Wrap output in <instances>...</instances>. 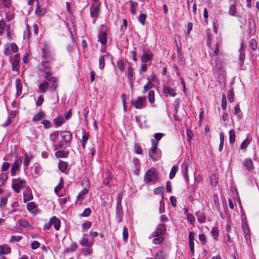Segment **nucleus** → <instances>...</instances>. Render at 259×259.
<instances>
[{
	"mask_svg": "<svg viewBox=\"0 0 259 259\" xmlns=\"http://www.w3.org/2000/svg\"><path fill=\"white\" fill-rule=\"evenodd\" d=\"M144 179L146 183L157 181L158 180L157 170L154 168L148 170L145 175Z\"/></svg>",
	"mask_w": 259,
	"mask_h": 259,
	"instance_id": "1",
	"label": "nucleus"
},
{
	"mask_svg": "<svg viewBox=\"0 0 259 259\" xmlns=\"http://www.w3.org/2000/svg\"><path fill=\"white\" fill-rule=\"evenodd\" d=\"M26 185V182L25 180L15 179L12 181V186L13 189L17 193H19L21 189H23Z\"/></svg>",
	"mask_w": 259,
	"mask_h": 259,
	"instance_id": "2",
	"label": "nucleus"
},
{
	"mask_svg": "<svg viewBox=\"0 0 259 259\" xmlns=\"http://www.w3.org/2000/svg\"><path fill=\"white\" fill-rule=\"evenodd\" d=\"M152 146L149 152V156L154 160H156L158 156L156 154V150L157 147L158 142L155 143L153 139H152Z\"/></svg>",
	"mask_w": 259,
	"mask_h": 259,
	"instance_id": "3",
	"label": "nucleus"
},
{
	"mask_svg": "<svg viewBox=\"0 0 259 259\" xmlns=\"http://www.w3.org/2000/svg\"><path fill=\"white\" fill-rule=\"evenodd\" d=\"M146 97H138L137 100H132V105L137 109H140L142 107L143 102L145 101Z\"/></svg>",
	"mask_w": 259,
	"mask_h": 259,
	"instance_id": "4",
	"label": "nucleus"
},
{
	"mask_svg": "<svg viewBox=\"0 0 259 259\" xmlns=\"http://www.w3.org/2000/svg\"><path fill=\"white\" fill-rule=\"evenodd\" d=\"M166 230L165 226L164 224L159 225L157 228L152 233V237H159Z\"/></svg>",
	"mask_w": 259,
	"mask_h": 259,
	"instance_id": "5",
	"label": "nucleus"
},
{
	"mask_svg": "<svg viewBox=\"0 0 259 259\" xmlns=\"http://www.w3.org/2000/svg\"><path fill=\"white\" fill-rule=\"evenodd\" d=\"M21 163V160L20 158H18L16 159L15 161V162L12 165V168H11V175L14 176L15 175L17 170L19 168V167Z\"/></svg>",
	"mask_w": 259,
	"mask_h": 259,
	"instance_id": "6",
	"label": "nucleus"
},
{
	"mask_svg": "<svg viewBox=\"0 0 259 259\" xmlns=\"http://www.w3.org/2000/svg\"><path fill=\"white\" fill-rule=\"evenodd\" d=\"M91 16L92 17H97L100 11L99 6L97 4H94L90 9Z\"/></svg>",
	"mask_w": 259,
	"mask_h": 259,
	"instance_id": "7",
	"label": "nucleus"
},
{
	"mask_svg": "<svg viewBox=\"0 0 259 259\" xmlns=\"http://www.w3.org/2000/svg\"><path fill=\"white\" fill-rule=\"evenodd\" d=\"M152 55L150 51H145L141 57V61L144 63L148 62L151 60Z\"/></svg>",
	"mask_w": 259,
	"mask_h": 259,
	"instance_id": "8",
	"label": "nucleus"
},
{
	"mask_svg": "<svg viewBox=\"0 0 259 259\" xmlns=\"http://www.w3.org/2000/svg\"><path fill=\"white\" fill-rule=\"evenodd\" d=\"M11 252V248L8 245L4 244L0 245V255L8 254Z\"/></svg>",
	"mask_w": 259,
	"mask_h": 259,
	"instance_id": "9",
	"label": "nucleus"
},
{
	"mask_svg": "<svg viewBox=\"0 0 259 259\" xmlns=\"http://www.w3.org/2000/svg\"><path fill=\"white\" fill-rule=\"evenodd\" d=\"M61 136L65 142H69L72 139V134L69 131H64L61 133Z\"/></svg>",
	"mask_w": 259,
	"mask_h": 259,
	"instance_id": "10",
	"label": "nucleus"
},
{
	"mask_svg": "<svg viewBox=\"0 0 259 259\" xmlns=\"http://www.w3.org/2000/svg\"><path fill=\"white\" fill-rule=\"evenodd\" d=\"M50 223L56 230H59L60 227V221L59 219L56 217H53L50 219Z\"/></svg>",
	"mask_w": 259,
	"mask_h": 259,
	"instance_id": "11",
	"label": "nucleus"
},
{
	"mask_svg": "<svg viewBox=\"0 0 259 259\" xmlns=\"http://www.w3.org/2000/svg\"><path fill=\"white\" fill-rule=\"evenodd\" d=\"M50 50L46 44L44 45V47L42 49V57L44 59H48L51 57Z\"/></svg>",
	"mask_w": 259,
	"mask_h": 259,
	"instance_id": "12",
	"label": "nucleus"
},
{
	"mask_svg": "<svg viewBox=\"0 0 259 259\" xmlns=\"http://www.w3.org/2000/svg\"><path fill=\"white\" fill-rule=\"evenodd\" d=\"M98 40L102 45L107 43V33L104 31H101L98 35Z\"/></svg>",
	"mask_w": 259,
	"mask_h": 259,
	"instance_id": "13",
	"label": "nucleus"
},
{
	"mask_svg": "<svg viewBox=\"0 0 259 259\" xmlns=\"http://www.w3.org/2000/svg\"><path fill=\"white\" fill-rule=\"evenodd\" d=\"M51 67V64L48 61H42L39 66V69L41 71L44 72L47 70L50 69Z\"/></svg>",
	"mask_w": 259,
	"mask_h": 259,
	"instance_id": "14",
	"label": "nucleus"
},
{
	"mask_svg": "<svg viewBox=\"0 0 259 259\" xmlns=\"http://www.w3.org/2000/svg\"><path fill=\"white\" fill-rule=\"evenodd\" d=\"M46 13V10L45 8H41L39 6V2H37L36 6V9L35 10V13L38 16H42Z\"/></svg>",
	"mask_w": 259,
	"mask_h": 259,
	"instance_id": "15",
	"label": "nucleus"
},
{
	"mask_svg": "<svg viewBox=\"0 0 259 259\" xmlns=\"http://www.w3.org/2000/svg\"><path fill=\"white\" fill-rule=\"evenodd\" d=\"M46 117L45 114L42 111H39L36 115H35L32 119L33 122H37L40 121Z\"/></svg>",
	"mask_w": 259,
	"mask_h": 259,
	"instance_id": "16",
	"label": "nucleus"
},
{
	"mask_svg": "<svg viewBox=\"0 0 259 259\" xmlns=\"http://www.w3.org/2000/svg\"><path fill=\"white\" fill-rule=\"evenodd\" d=\"M196 214L199 223L203 224L206 222V216L203 212L198 211Z\"/></svg>",
	"mask_w": 259,
	"mask_h": 259,
	"instance_id": "17",
	"label": "nucleus"
},
{
	"mask_svg": "<svg viewBox=\"0 0 259 259\" xmlns=\"http://www.w3.org/2000/svg\"><path fill=\"white\" fill-rule=\"evenodd\" d=\"M49 88V83L44 80L39 85V90L41 93H45Z\"/></svg>",
	"mask_w": 259,
	"mask_h": 259,
	"instance_id": "18",
	"label": "nucleus"
},
{
	"mask_svg": "<svg viewBox=\"0 0 259 259\" xmlns=\"http://www.w3.org/2000/svg\"><path fill=\"white\" fill-rule=\"evenodd\" d=\"M15 59L12 63V70L13 71H18L19 69L20 65L19 64V58L18 55H15Z\"/></svg>",
	"mask_w": 259,
	"mask_h": 259,
	"instance_id": "19",
	"label": "nucleus"
},
{
	"mask_svg": "<svg viewBox=\"0 0 259 259\" xmlns=\"http://www.w3.org/2000/svg\"><path fill=\"white\" fill-rule=\"evenodd\" d=\"M243 164L248 171H251L253 169V162L250 159H246Z\"/></svg>",
	"mask_w": 259,
	"mask_h": 259,
	"instance_id": "20",
	"label": "nucleus"
},
{
	"mask_svg": "<svg viewBox=\"0 0 259 259\" xmlns=\"http://www.w3.org/2000/svg\"><path fill=\"white\" fill-rule=\"evenodd\" d=\"M164 93L166 96H170L171 97H175L176 95V93L174 92V90L168 87H166L164 88Z\"/></svg>",
	"mask_w": 259,
	"mask_h": 259,
	"instance_id": "21",
	"label": "nucleus"
},
{
	"mask_svg": "<svg viewBox=\"0 0 259 259\" xmlns=\"http://www.w3.org/2000/svg\"><path fill=\"white\" fill-rule=\"evenodd\" d=\"M69 152L65 151H57L55 152V156L57 158H66L68 156Z\"/></svg>",
	"mask_w": 259,
	"mask_h": 259,
	"instance_id": "22",
	"label": "nucleus"
},
{
	"mask_svg": "<svg viewBox=\"0 0 259 259\" xmlns=\"http://www.w3.org/2000/svg\"><path fill=\"white\" fill-rule=\"evenodd\" d=\"M16 85L17 88V94L18 96L22 93V85L20 78H17L16 80Z\"/></svg>",
	"mask_w": 259,
	"mask_h": 259,
	"instance_id": "23",
	"label": "nucleus"
},
{
	"mask_svg": "<svg viewBox=\"0 0 259 259\" xmlns=\"http://www.w3.org/2000/svg\"><path fill=\"white\" fill-rule=\"evenodd\" d=\"M67 166H68V164L66 162L59 160V163H58V167H59V169L61 171L64 172L66 170Z\"/></svg>",
	"mask_w": 259,
	"mask_h": 259,
	"instance_id": "24",
	"label": "nucleus"
},
{
	"mask_svg": "<svg viewBox=\"0 0 259 259\" xmlns=\"http://www.w3.org/2000/svg\"><path fill=\"white\" fill-rule=\"evenodd\" d=\"M131 3V13L133 15L136 14V10L138 6V3L136 2H134L132 1H130Z\"/></svg>",
	"mask_w": 259,
	"mask_h": 259,
	"instance_id": "25",
	"label": "nucleus"
},
{
	"mask_svg": "<svg viewBox=\"0 0 259 259\" xmlns=\"http://www.w3.org/2000/svg\"><path fill=\"white\" fill-rule=\"evenodd\" d=\"M57 80H58L56 77H51V79L49 80V81L52 83L51 88H52L53 91H55L58 86Z\"/></svg>",
	"mask_w": 259,
	"mask_h": 259,
	"instance_id": "26",
	"label": "nucleus"
},
{
	"mask_svg": "<svg viewBox=\"0 0 259 259\" xmlns=\"http://www.w3.org/2000/svg\"><path fill=\"white\" fill-rule=\"evenodd\" d=\"M235 114L237 115V116L241 119L242 117V113L240 110V106L239 104H237L234 108Z\"/></svg>",
	"mask_w": 259,
	"mask_h": 259,
	"instance_id": "27",
	"label": "nucleus"
},
{
	"mask_svg": "<svg viewBox=\"0 0 259 259\" xmlns=\"http://www.w3.org/2000/svg\"><path fill=\"white\" fill-rule=\"evenodd\" d=\"M107 55H103V56H101L100 58H99V68L101 69H103L104 67H105V58L106 57H107Z\"/></svg>",
	"mask_w": 259,
	"mask_h": 259,
	"instance_id": "28",
	"label": "nucleus"
},
{
	"mask_svg": "<svg viewBox=\"0 0 259 259\" xmlns=\"http://www.w3.org/2000/svg\"><path fill=\"white\" fill-rule=\"evenodd\" d=\"M178 170V167L177 166H173L171 167L169 176V179H172L175 177Z\"/></svg>",
	"mask_w": 259,
	"mask_h": 259,
	"instance_id": "29",
	"label": "nucleus"
},
{
	"mask_svg": "<svg viewBox=\"0 0 259 259\" xmlns=\"http://www.w3.org/2000/svg\"><path fill=\"white\" fill-rule=\"evenodd\" d=\"M127 78L128 80H130V82H132L133 81V68L132 66H129L127 67Z\"/></svg>",
	"mask_w": 259,
	"mask_h": 259,
	"instance_id": "30",
	"label": "nucleus"
},
{
	"mask_svg": "<svg viewBox=\"0 0 259 259\" xmlns=\"http://www.w3.org/2000/svg\"><path fill=\"white\" fill-rule=\"evenodd\" d=\"M166 254L163 251H160L157 252L155 256V259H165Z\"/></svg>",
	"mask_w": 259,
	"mask_h": 259,
	"instance_id": "31",
	"label": "nucleus"
},
{
	"mask_svg": "<svg viewBox=\"0 0 259 259\" xmlns=\"http://www.w3.org/2000/svg\"><path fill=\"white\" fill-rule=\"evenodd\" d=\"M148 98L149 102L150 104H153L155 102L154 98V92L153 91H151L148 94Z\"/></svg>",
	"mask_w": 259,
	"mask_h": 259,
	"instance_id": "32",
	"label": "nucleus"
},
{
	"mask_svg": "<svg viewBox=\"0 0 259 259\" xmlns=\"http://www.w3.org/2000/svg\"><path fill=\"white\" fill-rule=\"evenodd\" d=\"M235 133L234 130H231L229 131V141L230 143L233 144L235 142Z\"/></svg>",
	"mask_w": 259,
	"mask_h": 259,
	"instance_id": "33",
	"label": "nucleus"
},
{
	"mask_svg": "<svg viewBox=\"0 0 259 259\" xmlns=\"http://www.w3.org/2000/svg\"><path fill=\"white\" fill-rule=\"evenodd\" d=\"M227 96L228 100L230 103H232L234 101V94L232 90L228 91Z\"/></svg>",
	"mask_w": 259,
	"mask_h": 259,
	"instance_id": "34",
	"label": "nucleus"
},
{
	"mask_svg": "<svg viewBox=\"0 0 259 259\" xmlns=\"http://www.w3.org/2000/svg\"><path fill=\"white\" fill-rule=\"evenodd\" d=\"M64 122V120L62 118L58 117L54 120V123L56 126H61Z\"/></svg>",
	"mask_w": 259,
	"mask_h": 259,
	"instance_id": "35",
	"label": "nucleus"
},
{
	"mask_svg": "<svg viewBox=\"0 0 259 259\" xmlns=\"http://www.w3.org/2000/svg\"><path fill=\"white\" fill-rule=\"evenodd\" d=\"M36 207V205L33 202H30L27 204V208L29 211H31Z\"/></svg>",
	"mask_w": 259,
	"mask_h": 259,
	"instance_id": "36",
	"label": "nucleus"
},
{
	"mask_svg": "<svg viewBox=\"0 0 259 259\" xmlns=\"http://www.w3.org/2000/svg\"><path fill=\"white\" fill-rule=\"evenodd\" d=\"M154 86V84L151 81H149L144 87L143 93H145L150 89H152Z\"/></svg>",
	"mask_w": 259,
	"mask_h": 259,
	"instance_id": "37",
	"label": "nucleus"
},
{
	"mask_svg": "<svg viewBox=\"0 0 259 259\" xmlns=\"http://www.w3.org/2000/svg\"><path fill=\"white\" fill-rule=\"evenodd\" d=\"M249 46L253 51L257 48V42L255 39H251L250 41Z\"/></svg>",
	"mask_w": 259,
	"mask_h": 259,
	"instance_id": "38",
	"label": "nucleus"
},
{
	"mask_svg": "<svg viewBox=\"0 0 259 259\" xmlns=\"http://www.w3.org/2000/svg\"><path fill=\"white\" fill-rule=\"evenodd\" d=\"M123 239L124 242H126L128 239V231L126 227H124L122 230Z\"/></svg>",
	"mask_w": 259,
	"mask_h": 259,
	"instance_id": "39",
	"label": "nucleus"
},
{
	"mask_svg": "<svg viewBox=\"0 0 259 259\" xmlns=\"http://www.w3.org/2000/svg\"><path fill=\"white\" fill-rule=\"evenodd\" d=\"M146 17L147 15L145 14H141L139 16L138 19L142 25H144L145 24Z\"/></svg>",
	"mask_w": 259,
	"mask_h": 259,
	"instance_id": "40",
	"label": "nucleus"
},
{
	"mask_svg": "<svg viewBox=\"0 0 259 259\" xmlns=\"http://www.w3.org/2000/svg\"><path fill=\"white\" fill-rule=\"evenodd\" d=\"M33 198V196L30 193H26L23 196V201L25 202L31 200Z\"/></svg>",
	"mask_w": 259,
	"mask_h": 259,
	"instance_id": "41",
	"label": "nucleus"
},
{
	"mask_svg": "<svg viewBox=\"0 0 259 259\" xmlns=\"http://www.w3.org/2000/svg\"><path fill=\"white\" fill-rule=\"evenodd\" d=\"M154 191L156 194H161L162 196V199H163L164 187H161L157 188L154 189Z\"/></svg>",
	"mask_w": 259,
	"mask_h": 259,
	"instance_id": "42",
	"label": "nucleus"
},
{
	"mask_svg": "<svg viewBox=\"0 0 259 259\" xmlns=\"http://www.w3.org/2000/svg\"><path fill=\"white\" fill-rule=\"evenodd\" d=\"M242 228L243 230L244 233H246L247 235L248 233H250L249 227L246 222H244L242 224Z\"/></svg>",
	"mask_w": 259,
	"mask_h": 259,
	"instance_id": "43",
	"label": "nucleus"
},
{
	"mask_svg": "<svg viewBox=\"0 0 259 259\" xmlns=\"http://www.w3.org/2000/svg\"><path fill=\"white\" fill-rule=\"evenodd\" d=\"M242 228L243 230L244 233H246L247 235L248 233H250L249 227L246 222H244L242 224Z\"/></svg>",
	"mask_w": 259,
	"mask_h": 259,
	"instance_id": "44",
	"label": "nucleus"
},
{
	"mask_svg": "<svg viewBox=\"0 0 259 259\" xmlns=\"http://www.w3.org/2000/svg\"><path fill=\"white\" fill-rule=\"evenodd\" d=\"M116 65L121 72L124 70V63L122 60L118 61Z\"/></svg>",
	"mask_w": 259,
	"mask_h": 259,
	"instance_id": "45",
	"label": "nucleus"
},
{
	"mask_svg": "<svg viewBox=\"0 0 259 259\" xmlns=\"http://www.w3.org/2000/svg\"><path fill=\"white\" fill-rule=\"evenodd\" d=\"M88 192V191L87 189H83L78 195L77 196V200H79L80 199H82L83 197L87 194Z\"/></svg>",
	"mask_w": 259,
	"mask_h": 259,
	"instance_id": "46",
	"label": "nucleus"
},
{
	"mask_svg": "<svg viewBox=\"0 0 259 259\" xmlns=\"http://www.w3.org/2000/svg\"><path fill=\"white\" fill-rule=\"evenodd\" d=\"M7 179V175L3 173L0 175V186H2Z\"/></svg>",
	"mask_w": 259,
	"mask_h": 259,
	"instance_id": "47",
	"label": "nucleus"
},
{
	"mask_svg": "<svg viewBox=\"0 0 259 259\" xmlns=\"http://www.w3.org/2000/svg\"><path fill=\"white\" fill-rule=\"evenodd\" d=\"M222 108L223 110H225L227 108L226 98L225 95L222 96Z\"/></svg>",
	"mask_w": 259,
	"mask_h": 259,
	"instance_id": "48",
	"label": "nucleus"
},
{
	"mask_svg": "<svg viewBox=\"0 0 259 259\" xmlns=\"http://www.w3.org/2000/svg\"><path fill=\"white\" fill-rule=\"evenodd\" d=\"M250 141L248 139H246L241 144V148L242 150H246L247 146L249 144Z\"/></svg>",
	"mask_w": 259,
	"mask_h": 259,
	"instance_id": "49",
	"label": "nucleus"
},
{
	"mask_svg": "<svg viewBox=\"0 0 259 259\" xmlns=\"http://www.w3.org/2000/svg\"><path fill=\"white\" fill-rule=\"evenodd\" d=\"M187 218L188 221L190 222V224H193L195 223V218L193 215L191 213H187Z\"/></svg>",
	"mask_w": 259,
	"mask_h": 259,
	"instance_id": "50",
	"label": "nucleus"
},
{
	"mask_svg": "<svg viewBox=\"0 0 259 259\" xmlns=\"http://www.w3.org/2000/svg\"><path fill=\"white\" fill-rule=\"evenodd\" d=\"M59 136V132H56L52 134H51L50 135V138L51 141H55L58 138Z\"/></svg>",
	"mask_w": 259,
	"mask_h": 259,
	"instance_id": "51",
	"label": "nucleus"
},
{
	"mask_svg": "<svg viewBox=\"0 0 259 259\" xmlns=\"http://www.w3.org/2000/svg\"><path fill=\"white\" fill-rule=\"evenodd\" d=\"M184 177L187 181H189V176L188 175V165L187 164H185L184 165Z\"/></svg>",
	"mask_w": 259,
	"mask_h": 259,
	"instance_id": "52",
	"label": "nucleus"
},
{
	"mask_svg": "<svg viewBox=\"0 0 259 259\" xmlns=\"http://www.w3.org/2000/svg\"><path fill=\"white\" fill-rule=\"evenodd\" d=\"M229 13L230 15L235 16L236 13V7L234 5H231L229 8Z\"/></svg>",
	"mask_w": 259,
	"mask_h": 259,
	"instance_id": "53",
	"label": "nucleus"
},
{
	"mask_svg": "<svg viewBox=\"0 0 259 259\" xmlns=\"http://www.w3.org/2000/svg\"><path fill=\"white\" fill-rule=\"evenodd\" d=\"M163 241V238L162 237H158L157 238H154L153 240V242L155 244H159L162 243Z\"/></svg>",
	"mask_w": 259,
	"mask_h": 259,
	"instance_id": "54",
	"label": "nucleus"
},
{
	"mask_svg": "<svg viewBox=\"0 0 259 259\" xmlns=\"http://www.w3.org/2000/svg\"><path fill=\"white\" fill-rule=\"evenodd\" d=\"M91 213V210L90 208H87L84 210L81 214V215L83 217H89Z\"/></svg>",
	"mask_w": 259,
	"mask_h": 259,
	"instance_id": "55",
	"label": "nucleus"
},
{
	"mask_svg": "<svg viewBox=\"0 0 259 259\" xmlns=\"http://www.w3.org/2000/svg\"><path fill=\"white\" fill-rule=\"evenodd\" d=\"M199 239L201 242V243L203 244H205L207 242V239H206V236L203 234H199Z\"/></svg>",
	"mask_w": 259,
	"mask_h": 259,
	"instance_id": "56",
	"label": "nucleus"
},
{
	"mask_svg": "<svg viewBox=\"0 0 259 259\" xmlns=\"http://www.w3.org/2000/svg\"><path fill=\"white\" fill-rule=\"evenodd\" d=\"M42 123L44 125L45 128H48L52 126L51 122L48 120H45L42 121Z\"/></svg>",
	"mask_w": 259,
	"mask_h": 259,
	"instance_id": "57",
	"label": "nucleus"
},
{
	"mask_svg": "<svg viewBox=\"0 0 259 259\" xmlns=\"http://www.w3.org/2000/svg\"><path fill=\"white\" fill-rule=\"evenodd\" d=\"M77 248V245L76 243H73L70 247L66 249V252H69L70 251H74Z\"/></svg>",
	"mask_w": 259,
	"mask_h": 259,
	"instance_id": "58",
	"label": "nucleus"
},
{
	"mask_svg": "<svg viewBox=\"0 0 259 259\" xmlns=\"http://www.w3.org/2000/svg\"><path fill=\"white\" fill-rule=\"evenodd\" d=\"M5 21L4 20L0 21V34H2L5 28Z\"/></svg>",
	"mask_w": 259,
	"mask_h": 259,
	"instance_id": "59",
	"label": "nucleus"
},
{
	"mask_svg": "<svg viewBox=\"0 0 259 259\" xmlns=\"http://www.w3.org/2000/svg\"><path fill=\"white\" fill-rule=\"evenodd\" d=\"M39 246L40 243L37 241H33L31 245V247L32 249H36L38 248L39 247Z\"/></svg>",
	"mask_w": 259,
	"mask_h": 259,
	"instance_id": "60",
	"label": "nucleus"
},
{
	"mask_svg": "<svg viewBox=\"0 0 259 259\" xmlns=\"http://www.w3.org/2000/svg\"><path fill=\"white\" fill-rule=\"evenodd\" d=\"M135 152L137 154H141L142 153V150L141 147L139 144H136L135 145Z\"/></svg>",
	"mask_w": 259,
	"mask_h": 259,
	"instance_id": "61",
	"label": "nucleus"
},
{
	"mask_svg": "<svg viewBox=\"0 0 259 259\" xmlns=\"http://www.w3.org/2000/svg\"><path fill=\"white\" fill-rule=\"evenodd\" d=\"M10 166V164H9V163L7 162H5L4 163V164L2 167V170L3 171H6L7 170H8Z\"/></svg>",
	"mask_w": 259,
	"mask_h": 259,
	"instance_id": "62",
	"label": "nucleus"
},
{
	"mask_svg": "<svg viewBox=\"0 0 259 259\" xmlns=\"http://www.w3.org/2000/svg\"><path fill=\"white\" fill-rule=\"evenodd\" d=\"M170 203H171V204L172 205V206H173L174 207L176 206L177 199L175 196H172L170 197Z\"/></svg>",
	"mask_w": 259,
	"mask_h": 259,
	"instance_id": "63",
	"label": "nucleus"
},
{
	"mask_svg": "<svg viewBox=\"0 0 259 259\" xmlns=\"http://www.w3.org/2000/svg\"><path fill=\"white\" fill-rule=\"evenodd\" d=\"M19 223L20 226L24 227L28 226L29 225V223L26 220L22 219L19 220Z\"/></svg>",
	"mask_w": 259,
	"mask_h": 259,
	"instance_id": "64",
	"label": "nucleus"
}]
</instances>
